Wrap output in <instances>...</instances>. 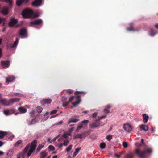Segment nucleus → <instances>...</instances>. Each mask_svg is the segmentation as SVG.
<instances>
[{
  "label": "nucleus",
  "instance_id": "1",
  "mask_svg": "<svg viewBox=\"0 0 158 158\" xmlns=\"http://www.w3.org/2000/svg\"><path fill=\"white\" fill-rule=\"evenodd\" d=\"M152 150L145 146L143 151H141L139 149H136L135 152L139 158H147L148 157V154H150L152 152Z\"/></svg>",
  "mask_w": 158,
  "mask_h": 158
},
{
  "label": "nucleus",
  "instance_id": "2",
  "mask_svg": "<svg viewBox=\"0 0 158 158\" xmlns=\"http://www.w3.org/2000/svg\"><path fill=\"white\" fill-rule=\"evenodd\" d=\"M36 141L34 140L31 144H28L25 148L24 152H27V156L29 157L35 150L36 147Z\"/></svg>",
  "mask_w": 158,
  "mask_h": 158
},
{
  "label": "nucleus",
  "instance_id": "3",
  "mask_svg": "<svg viewBox=\"0 0 158 158\" xmlns=\"http://www.w3.org/2000/svg\"><path fill=\"white\" fill-rule=\"evenodd\" d=\"M75 99L76 101L73 102H72V104L74 106H76L79 105L81 102V98L79 96H77L75 98L74 96H72L70 97L69 99V102H71L74 99Z\"/></svg>",
  "mask_w": 158,
  "mask_h": 158
},
{
  "label": "nucleus",
  "instance_id": "4",
  "mask_svg": "<svg viewBox=\"0 0 158 158\" xmlns=\"http://www.w3.org/2000/svg\"><path fill=\"white\" fill-rule=\"evenodd\" d=\"M22 14L24 18L31 17H33V12L31 9H27L23 11Z\"/></svg>",
  "mask_w": 158,
  "mask_h": 158
},
{
  "label": "nucleus",
  "instance_id": "5",
  "mask_svg": "<svg viewBox=\"0 0 158 158\" xmlns=\"http://www.w3.org/2000/svg\"><path fill=\"white\" fill-rule=\"evenodd\" d=\"M125 131L127 133H130L133 130L132 126L128 123H124L123 127Z\"/></svg>",
  "mask_w": 158,
  "mask_h": 158
},
{
  "label": "nucleus",
  "instance_id": "6",
  "mask_svg": "<svg viewBox=\"0 0 158 158\" xmlns=\"http://www.w3.org/2000/svg\"><path fill=\"white\" fill-rule=\"evenodd\" d=\"M19 34L21 38L26 37L27 36L26 28H23L20 29L19 31Z\"/></svg>",
  "mask_w": 158,
  "mask_h": 158
},
{
  "label": "nucleus",
  "instance_id": "7",
  "mask_svg": "<svg viewBox=\"0 0 158 158\" xmlns=\"http://www.w3.org/2000/svg\"><path fill=\"white\" fill-rule=\"evenodd\" d=\"M17 22L18 20L17 19H15L13 18H11L8 23V25L10 27H13L17 23Z\"/></svg>",
  "mask_w": 158,
  "mask_h": 158
},
{
  "label": "nucleus",
  "instance_id": "8",
  "mask_svg": "<svg viewBox=\"0 0 158 158\" xmlns=\"http://www.w3.org/2000/svg\"><path fill=\"white\" fill-rule=\"evenodd\" d=\"M20 100V99L18 98H12L10 99L9 101V106L13 104L14 103L18 102Z\"/></svg>",
  "mask_w": 158,
  "mask_h": 158
},
{
  "label": "nucleus",
  "instance_id": "9",
  "mask_svg": "<svg viewBox=\"0 0 158 158\" xmlns=\"http://www.w3.org/2000/svg\"><path fill=\"white\" fill-rule=\"evenodd\" d=\"M20 100V99L18 98H12L10 99L9 101V106L13 104L14 103L18 102Z\"/></svg>",
  "mask_w": 158,
  "mask_h": 158
},
{
  "label": "nucleus",
  "instance_id": "10",
  "mask_svg": "<svg viewBox=\"0 0 158 158\" xmlns=\"http://www.w3.org/2000/svg\"><path fill=\"white\" fill-rule=\"evenodd\" d=\"M42 4V0H35L32 3V5L35 7L40 6Z\"/></svg>",
  "mask_w": 158,
  "mask_h": 158
},
{
  "label": "nucleus",
  "instance_id": "11",
  "mask_svg": "<svg viewBox=\"0 0 158 158\" xmlns=\"http://www.w3.org/2000/svg\"><path fill=\"white\" fill-rule=\"evenodd\" d=\"M42 22V20L41 19H39L37 20H35L34 21H31L30 22V24L31 25H39L41 24Z\"/></svg>",
  "mask_w": 158,
  "mask_h": 158
},
{
  "label": "nucleus",
  "instance_id": "12",
  "mask_svg": "<svg viewBox=\"0 0 158 158\" xmlns=\"http://www.w3.org/2000/svg\"><path fill=\"white\" fill-rule=\"evenodd\" d=\"M10 65V62L8 61H1V66L3 68H7Z\"/></svg>",
  "mask_w": 158,
  "mask_h": 158
},
{
  "label": "nucleus",
  "instance_id": "13",
  "mask_svg": "<svg viewBox=\"0 0 158 158\" xmlns=\"http://www.w3.org/2000/svg\"><path fill=\"white\" fill-rule=\"evenodd\" d=\"M9 101L5 99H0V103L4 106H9Z\"/></svg>",
  "mask_w": 158,
  "mask_h": 158
},
{
  "label": "nucleus",
  "instance_id": "14",
  "mask_svg": "<svg viewBox=\"0 0 158 158\" xmlns=\"http://www.w3.org/2000/svg\"><path fill=\"white\" fill-rule=\"evenodd\" d=\"M4 114L6 115H10L14 113V110L13 109L6 110L3 111Z\"/></svg>",
  "mask_w": 158,
  "mask_h": 158
},
{
  "label": "nucleus",
  "instance_id": "15",
  "mask_svg": "<svg viewBox=\"0 0 158 158\" xmlns=\"http://www.w3.org/2000/svg\"><path fill=\"white\" fill-rule=\"evenodd\" d=\"M52 102V100L50 99H47L42 100L40 102L42 105L46 104H50Z\"/></svg>",
  "mask_w": 158,
  "mask_h": 158
},
{
  "label": "nucleus",
  "instance_id": "16",
  "mask_svg": "<svg viewBox=\"0 0 158 158\" xmlns=\"http://www.w3.org/2000/svg\"><path fill=\"white\" fill-rule=\"evenodd\" d=\"M90 127L92 128H95L98 127L97 123V120H96L95 122L89 124Z\"/></svg>",
  "mask_w": 158,
  "mask_h": 158
},
{
  "label": "nucleus",
  "instance_id": "17",
  "mask_svg": "<svg viewBox=\"0 0 158 158\" xmlns=\"http://www.w3.org/2000/svg\"><path fill=\"white\" fill-rule=\"evenodd\" d=\"M143 122L144 123H146L148 121L149 116L146 114H143Z\"/></svg>",
  "mask_w": 158,
  "mask_h": 158
},
{
  "label": "nucleus",
  "instance_id": "18",
  "mask_svg": "<svg viewBox=\"0 0 158 158\" xmlns=\"http://www.w3.org/2000/svg\"><path fill=\"white\" fill-rule=\"evenodd\" d=\"M29 0H17L16 2L17 5L18 6H20L23 2L25 3L27 2Z\"/></svg>",
  "mask_w": 158,
  "mask_h": 158
},
{
  "label": "nucleus",
  "instance_id": "19",
  "mask_svg": "<svg viewBox=\"0 0 158 158\" xmlns=\"http://www.w3.org/2000/svg\"><path fill=\"white\" fill-rule=\"evenodd\" d=\"M139 128L145 131H147L149 129V128L147 126L143 124L140 125Z\"/></svg>",
  "mask_w": 158,
  "mask_h": 158
},
{
  "label": "nucleus",
  "instance_id": "20",
  "mask_svg": "<svg viewBox=\"0 0 158 158\" xmlns=\"http://www.w3.org/2000/svg\"><path fill=\"white\" fill-rule=\"evenodd\" d=\"M79 120V119L74 118H70L68 120V123L69 124L72 123H76Z\"/></svg>",
  "mask_w": 158,
  "mask_h": 158
},
{
  "label": "nucleus",
  "instance_id": "21",
  "mask_svg": "<svg viewBox=\"0 0 158 158\" xmlns=\"http://www.w3.org/2000/svg\"><path fill=\"white\" fill-rule=\"evenodd\" d=\"M18 110L21 114L24 113L27 111V109L23 107H19L18 108Z\"/></svg>",
  "mask_w": 158,
  "mask_h": 158
},
{
  "label": "nucleus",
  "instance_id": "22",
  "mask_svg": "<svg viewBox=\"0 0 158 158\" xmlns=\"http://www.w3.org/2000/svg\"><path fill=\"white\" fill-rule=\"evenodd\" d=\"M15 78L13 76L9 77L6 79V81L8 82H11L14 81Z\"/></svg>",
  "mask_w": 158,
  "mask_h": 158
},
{
  "label": "nucleus",
  "instance_id": "23",
  "mask_svg": "<svg viewBox=\"0 0 158 158\" xmlns=\"http://www.w3.org/2000/svg\"><path fill=\"white\" fill-rule=\"evenodd\" d=\"M1 12L4 15H6L8 13V9L4 7L1 10Z\"/></svg>",
  "mask_w": 158,
  "mask_h": 158
},
{
  "label": "nucleus",
  "instance_id": "24",
  "mask_svg": "<svg viewBox=\"0 0 158 158\" xmlns=\"http://www.w3.org/2000/svg\"><path fill=\"white\" fill-rule=\"evenodd\" d=\"M7 134L6 132L0 131V139L3 138Z\"/></svg>",
  "mask_w": 158,
  "mask_h": 158
},
{
  "label": "nucleus",
  "instance_id": "25",
  "mask_svg": "<svg viewBox=\"0 0 158 158\" xmlns=\"http://www.w3.org/2000/svg\"><path fill=\"white\" fill-rule=\"evenodd\" d=\"M84 126V125L82 123H80V124L77 127L76 130V132H78L79 130Z\"/></svg>",
  "mask_w": 158,
  "mask_h": 158
},
{
  "label": "nucleus",
  "instance_id": "26",
  "mask_svg": "<svg viewBox=\"0 0 158 158\" xmlns=\"http://www.w3.org/2000/svg\"><path fill=\"white\" fill-rule=\"evenodd\" d=\"M157 33L156 31L153 30H151L150 32V35L151 36H153Z\"/></svg>",
  "mask_w": 158,
  "mask_h": 158
},
{
  "label": "nucleus",
  "instance_id": "27",
  "mask_svg": "<svg viewBox=\"0 0 158 158\" xmlns=\"http://www.w3.org/2000/svg\"><path fill=\"white\" fill-rule=\"evenodd\" d=\"M133 156V155L132 153H130L126 155L124 158H132Z\"/></svg>",
  "mask_w": 158,
  "mask_h": 158
},
{
  "label": "nucleus",
  "instance_id": "28",
  "mask_svg": "<svg viewBox=\"0 0 158 158\" xmlns=\"http://www.w3.org/2000/svg\"><path fill=\"white\" fill-rule=\"evenodd\" d=\"M18 43V39L17 38L16 40L14 42L13 44L12 45V48H15L17 45Z\"/></svg>",
  "mask_w": 158,
  "mask_h": 158
},
{
  "label": "nucleus",
  "instance_id": "29",
  "mask_svg": "<svg viewBox=\"0 0 158 158\" xmlns=\"http://www.w3.org/2000/svg\"><path fill=\"white\" fill-rule=\"evenodd\" d=\"M22 140H20L17 141L15 144L14 145L15 146H18L19 145L22 143Z\"/></svg>",
  "mask_w": 158,
  "mask_h": 158
},
{
  "label": "nucleus",
  "instance_id": "30",
  "mask_svg": "<svg viewBox=\"0 0 158 158\" xmlns=\"http://www.w3.org/2000/svg\"><path fill=\"white\" fill-rule=\"evenodd\" d=\"M97 120L98 127L102 126L104 125L105 123L104 122L100 121H99V120Z\"/></svg>",
  "mask_w": 158,
  "mask_h": 158
},
{
  "label": "nucleus",
  "instance_id": "31",
  "mask_svg": "<svg viewBox=\"0 0 158 158\" xmlns=\"http://www.w3.org/2000/svg\"><path fill=\"white\" fill-rule=\"evenodd\" d=\"M106 146V144L102 142L101 143L100 145V147L102 149H104Z\"/></svg>",
  "mask_w": 158,
  "mask_h": 158
},
{
  "label": "nucleus",
  "instance_id": "32",
  "mask_svg": "<svg viewBox=\"0 0 158 158\" xmlns=\"http://www.w3.org/2000/svg\"><path fill=\"white\" fill-rule=\"evenodd\" d=\"M73 145H69L68 147H67L66 149V151L69 152L72 148Z\"/></svg>",
  "mask_w": 158,
  "mask_h": 158
},
{
  "label": "nucleus",
  "instance_id": "33",
  "mask_svg": "<svg viewBox=\"0 0 158 158\" xmlns=\"http://www.w3.org/2000/svg\"><path fill=\"white\" fill-rule=\"evenodd\" d=\"M0 1L9 3L10 5H11L12 3L11 0H0Z\"/></svg>",
  "mask_w": 158,
  "mask_h": 158
},
{
  "label": "nucleus",
  "instance_id": "34",
  "mask_svg": "<svg viewBox=\"0 0 158 158\" xmlns=\"http://www.w3.org/2000/svg\"><path fill=\"white\" fill-rule=\"evenodd\" d=\"M89 120H84L83 121H82L80 123H82L83 124H84V125L85 126H86L87 125L88 123L89 122Z\"/></svg>",
  "mask_w": 158,
  "mask_h": 158
},
{
  "label": "nucleus",
  "instance_id": "35",
  "mask_svg": "<svg viewBox=\"0 0 158 158\" xmlns=\"http://www.w3.org/2000/svg\"><path fill=\"white\" fill-rule=\"evenodd\" d=\"M76 138H82V135L81 134H78L74 135L73 137V139H74Z\"/></svg>",
  "mask_w": 158,
  "mask_h": 158
},
{
  "label": "nucleus",
  "instance_id": "36",
  "mask_svg": "<svg viewBox=\"0 0 158 158\" xmlns=\"http://www.w3.org/2000/svg\"><path fill=\"white\" fill-rule=\"evenodd\" d=\"M47 156V153L45 152H43L41 153V158H44Z\"/></svg>",
  "mask_w": 158,
  "mask_h": 158
},
{
  "label": "nucleus",
  "instance_id": "37",
  "mask_svg": "<svg viewBox=\"0 0 158 158\" xmlns=\"http://www.w3.org/2000/svg\"><path fill=\"white\" fill-rule=\"evenodd\" d=\"M37 111L39 113H40L42 110V108L40 106H37L36 108Z\"/></svg>",
  "mask_w": 158,
  "mask_h": 158
},
{
  "label": "nucleus",
  "instance_id": "38",
  "mask_svg": "<svg viewBox=\"0 0 158 158\" xmlns=\"http://www.w3.org/2000/svg\"><path fill=\"white\" fill-rule=\"evenodd\" d=\"M44 144H40L39 145L38 148H37V150L38 151L40 150L44 146Z\"/></svg>",
  "mask_w": 158,
  "mask_h": 158
},
{
  "label": "nucleus",
  "instance_id": "39",
  "mask_svg": "<svg viewBox=\"0 0 158 158\" xmlns=\"http://www.w3.org/2000/svg\"><path fill=\"white\" fill-rule=\"evenodd\" d=\"M69 142V141L67 139L64 140V141L63 144V145H64L65 146H67L68 145Z\"/></svg>",
  "mask_w": 158,
  "mask_h": 158
},
{
  "label": "nucleus",
  "instance_id": "40",
  "mask_svg": "<svg viewBox=\"0 0 158 158\" xmlns=\"http://www.w3.org/2000/svg\"><path fill=\"white\" fill-rule=\"evenodd\" d=\"M106 138L108 140H110L112 139V135H109L106 136Z\"/></svg>",
  "mask_w": 158,
  "mask_h": 158
},
{
  "label": "nucleus",
  "instance_id": "41",
  "mask_svg": "<svg viewBox=\"0 0 158 158\" xmlns=\"http://www.w3.org/2000/svg\"><path fill=\"white\" fill-rule=\"evenodd\" d=\"M13 155V152L12 151H9V152L7 153V155L9 156H11Z\"/></svg>",
  "mask_w": 158,
  "mask_h": 158
},
{
  "label": "nucleus",
  "instance_id": "42",
  "mask_svg": "<svg viewBox=\"0 0 158 158\" xmlns=\"http://www.w3.org/2000/svg\"><path fill=\"white\" fill-rule=\"evenodd\" d=\"M123 146L125 148H127L128 146L127 143L126 142H123Z\"/></svg>",
  "mask_w": 158,
  "mask_h": 158
},
{
  "label": "nucleus",
  "instance_id": "43",
  "mask_svg": "<svg viewBox=\"0 0 158 158\" xmlns=\"http://www.w3.org/2000/svg\"><path fill=\"white\" fill-rule=\"evenodd\" d=\"M48 148L51 151H53L55 149L54 147L51 145H50L48 147Z\"/></svg>",
  "mask_w": 158,
  "mask_h": 158
},
{
  "label": "nucleus",
  "instance_id": "44",
  "mask_svg": "<svg viewBox=\"0 0 158 158\" xmlns=\"http://www.w3.org/2000/svg\"><path fill=\"white\" fill-rule=\"evenodd\" d=\"M69 102H64L63 103V106L64 107H66V106L69 103Z\"/></svg>",
  "mask_w": 158,
  "mask_h": 158
},
{
  "label": "nucleus",
  "instance_id": "45",
  "mask_svg": "<svg viewBox=\"0 0 158 158\" xmlns=\"http://www.w3.org/2000/svg\"><path fill=\"white\" fill-rule=\"evenodd\" d=\"M57 111V110H54L51 111L50 113V114L51 115L53 114H56Z\"/></svg>",
  "mask_w": 158,
  "mask_h": 158
},
{
  "label": "nucleus",
  "instance_id": "46",
  "mask_svg": "<svg viewBox=\"0 0 158 158\" xmlns=\"http://www.w3.org/2000/svg\"><path fill=\"white\" fill-rule=\"evenodd\" d=\"M104 111L105 113H109V110L106 108H105L104 109Z\"/></svg>",
  "mask_w": 158,
  "mask_h": 158
},
{
  "label": "nucleus",
  "instance_id": "47",
  "mask_svg": "<svg viewBox=\"0 0 158 158\" xmlns=\"http://www.w3.org/2000/svg\"><path fill=\"white\" fill-rule=\"evenodd\" d=\"M80 93H85V92L83 91H76L75 92L74 94L75 95H77L79 94Z\"/></svg>",
  "mask_w": 158,
  "mask_h": 158
},
{
  "label": "nucleus",
  "instance_id": "48",
  "mask_svg": "<svg viewBox=\"0 0 158 158\" xmlns=\"http://www.w3.org/2000/svg\"><path fill=\"white\" fill-rule=\"evenodd\" d=\"M63 123L62 121H60L55 124V125H60L62 124Z\"/></svg>",
  "mask_w": 158,
  "mask_h": 158
},
{
  "label": "nucleus",
  "instance_id": "49",
  "mask_svg": "<svg viewBox=\"0 0 158 158\" xmlns=\"http://www.w3.org/2000/svg\"><path fill=\"white\" fill-rule=\"evenodd\" d=\"M62 136L65 138H67L68 137V134L67 133H64L62 135Z\"/></svg>",
  "mask_w": 158,
  "mask_h": 158
},
{
  "label": "nucleus",
  "instance_id": "50",
  "mask_svg": "<svg viewBox=\"0 0 158 158\" xmlns=\"http://www.w3.org/2000/svg\"><path fill=\"white\" fill-rule=\"evenodd\" d=\"M63 145V144H62V143H60V144H57L56 145V146L57 147H58V148H61Z\"/></svg>",
  "mask_w": 158,
  "mask_h": 158
},
{
  "label": "nucleus",
  "instance_id": "51",
  "mask_svg": "<svg viewBox=\"0 0 158 158\" xmlns=\"http://www.w3.org/2000/svg\"><path fill=\"white\" fill-rule=\"evenodd\" d=\"M36 122L35 120V119H33L32 120L30 124H32L35 123Z\"/></svg>",
  "mask_w": 158,
  "mask_h": 158
},
{
  "label": "nucleus",
  "instance_id": "52",
  "mask_svg": "<svg viewBox=\"0 0 158 158\" xmlns=\"http://www.w3.org/2000/svg\"><path fill=\"white\" fill-rule=\"evenodd\" d=\"M81 149V148H77L75 150V151L76 152H77V153H78L79 152V151Z\"/></svg>",
  "mask_w": 158,
  "mask_h": 158
},
{
  "label": "nucleus",
  "instance_id": "53",
  "mask_svg": "<svg viewBox=\"0 0 158 158\" xmlns=\"http://www.w3.org/2000/svg\"><path fill=\"white\" fill-rule=\"evenodd\" d=\"M5 18H1L0 17V24L1 23L2 21L5 20Z\"/></svg>",
  "mask_w": 158,
  "mask_h": 158
},
{
  "label": "nucleus",
  "instance_id": "54",
  "mask_svg": "<svg viewBox=\"0 0 158 158\" xmlns=\"http://www.w3.org/2000/svg\"><path fill=\"white\" fill-rule=\"evenodd\" d=\"M97 113L96 112H95L93 114L92 116L94 118L96 117L97 116Z\"/></svg>",
  "mask_w": 158,
  "mask_h": 158
},
{
  "label": "nucleus",
  "instance_id": "55",
  "mask_svg": "<svg viewBox=\"0 0 158 158\" xmlns=\"http://www.w3.org/2000/svg\"><path fill=\"white\" fill-rule=\"evenodd\" d=\"M67 92L70 94H71L73 93V90L70 89H69L67 90Z\"/></svg>",
  "mask_w": 158,
  "mask_h": 158
},
{
  "label": "nucleus",
  "instance_id": "56",
  "mask_svg": "<svg viewBox=\"0 0 158 158\" xmlns=\"http://www.w3.org/2000/svg\"><path fill=\"white\" fill-rule=\"evenodd\" d=\"M20 94L19 93H15L13 94V95L12 96H19Z\"/></svg>",
  "mask_w": 158,
  "mask_h": 158
},
{
  "label": "nucleus",
  "instance_id": "57",
  "mask_svg": "<svg viewBox=\"0 0 158 158\" xmlns=\"http://www.w3.org/2000/svg\"><path fill=\"white\" fill-rule=\"evenodd\" d=\"M23 156L22 154H20L19 156L17 157V158H23Z\"/></svg>",
  "mask_w": 158,
  "mask_h": 158
},
{
  "label": "nucleus",
  "instance_id": "58",
  "mask_svg": "<svg viewBox=\"0 0 158 158\" xmlns=\"http://www.w3.org/2000/svg\"><path fill=\"white\" fill-rule=\"evenodd\" d=\"M12 45L10 44H8L7 45V47L8 48H12Z\"/></svg>",
  "mask_w": 158,
  "mask_h": 158
},
{
  "label": "nucleus",
  "instance_id": "59",
  "mask_svg": "<svg viewBox=\"0 0 158 158\" xmlns=\"http://www.w3.org/2000/svg\"><path fill=\"white\" fill-rule=\"evenodd\" d=\"M74 127H73L69 130V132L70 133L71 132L74 130Z\"/></svg>",
  "mask_w": 158,
  "mask_h": 158
},
{
  "label": "nucleus",
  "instance_id": "60",
  "mask_svg": "<svg viewBox=\"0 0 158 158\" xmlns=\"http://www.w3.org/2000/svg\"><path fill=\"white\" fill-rule=\"evenodd\" d=\"M58 114H56V115H52V116H51L50 117V118H54L56 117L58 115Z\"/></svg>",
  "mask_w": 158,
  "mask_h": 158
},
{
  "label": "nucleus",
  "instance_id": "61",
  "mask_svg": "<svg viewBox=\"0 0 158 158\" xmlns=\"http://www.w3.org/2000/svg\"><path fill=\"white\" fill-rule=\"evenodd\" d=\"M110 107V105H108L105 107V108H106L109 109Z\"/></svg>",
  "mask_w": 158,
  "mask_h": 158
},
{
  "label": "nucleus",
  "instance_id": "62",
  "mask_svg": "<svg viewBox=\"0 0 158 158\" xmlns=\"http://www.w3.org/2000/svg\"><path fill=\"white\" fill-rule=\"evenodd\" d=\"M4 144V143L2 141H0V147H1Z\"/></svg>",
  "mask_w": 158,
  "mask_h": 158
},
{
  "label": "nucleus",
  "instance_id": "63",
  "mask_svg": "<svg viewBox=\"0 0 158 158\" xmlns=\"http://www.w3.org/2000/svg\"><path fill=\"white\" fill-rule=\"evenodd\" d=\"M154 26L156 29H158V24H155Z\"/></svg>",
  "mask_w": 158,
  "mask_h": 158
},
{
  "label": "nucleus",
  "instance_id": "64",
  "mask_svg": "<svg viewBox=\"0 0 158 158\" xmlns=\"http://www.w3.org/2000/svg\"><path fill=\"white\" fill-rule=\"evenodd\" d=\"M77 153H78L75 152L73 154V157H75L77 154Z\"/></svg>",
  "mask_w": 158,
  "mask_h": 158
}]
</instances>
